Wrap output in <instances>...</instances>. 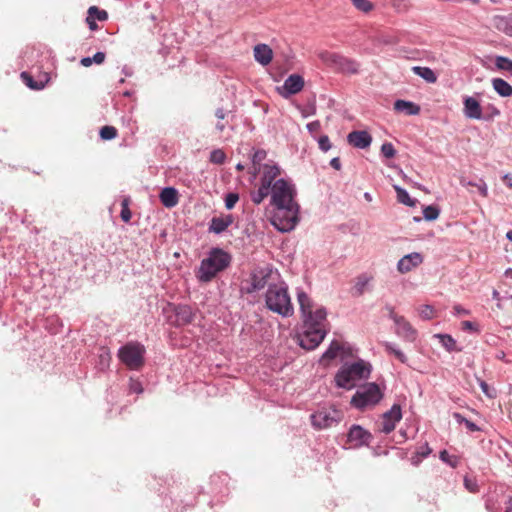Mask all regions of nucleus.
Listing matches in <instances>:
<instances>
[{
	"mask_svg": "<svg viewBox=\"0 0 512 512\" xmlns=\"http://www.w3.org/2000/svg\"><path fill=\"white\" fill-rule=\"evenodd\" d=\"M231 262V256L220 248H213L207 258L201 261L197 278L201 282H210L219 272L226 269Z\"/></svg>",
	"mask_w": 512,
	"mask_h": 512,
	"instance_id": "3",
	"label": "nucleus"
},
{
	"mask_svg": "<svg viewBox=\"0 0 512 512\" xmlns=\"http://www.w3.org/2000/svg\"><path fill=\"white\" fill-rule=\"evenodd\" d=\"M402 419L401 406L394 404L391 409L382 415L380 422L378 423L379 431L389 434L391 433L396 424Z\"/></svg>",
	"mask_w": 512,
	"mask_h": 512,
	"instance_id": "11",
	"label": "nucleus"
},
{
	"mask_svg": "<svg viewBox=\"0 0 512 512\" xmlns=\"http://www.w3.org/2000/svg\"><path fill=\"white\" fill-rule=\"evenodd\" d=\"M215 116L220 119V120H223L225 118V112L222 108H219L216 110L215 112Z\"/></svg>",
	"mask_w": 512,
	"mask_h": 512,
	"instance_id": "61",
	"label": "nucleus"
},
{
	"mask_svg": "<svg viewBox=\"0 0 512 512\" xmlns=\"http://www.w3.org/2000/svg\"><path fill=\"white\" fill-rule=\"evenodd\" d=\"M297 299L304 322L326 321V310L323 307H315L314 302L304 291L297 293Z\"/></svg>",
	"mask_w": 512,
	"mask_h": 512,
	"instance_id": "8",
	"label": "nucleus"
},
{
	"mask_svg": "<svg viewBox=\"0 0 512 512\" xmlns=\"http://www.w3.org/2000/svg\"><path fill=\"white\" fill-rule=\"evenodd\" d=\"M352 5L363 13H369L374 9V4L369 0H350Z\"/></svg>",
	"mask_w": 512,
	"mask_h": 512,
	"instance_id": "33",
	"label": "nucleus"
},
{
	"mask_svg": "<svg viewBox=\"0 0 512 512\" xmlns=\"http://www.w3.org/2000/svg\"><path fill=\"white\" fill-rule=\"evenodd\" d=\"M467 185H471V186H475L477 187L479 193L483 196V197H487L488 196V189H487V186L485 183H481V184H473L471 182H468Z\"/></svg>",
	"mask_w": 512,
	"mask_h": 512,
	"instance_id": "51",
	"label": "nucleus"
},
{
	"mask_svg": "<svg viewBox=\"0 0 512 512\" xmlns=\"http://www.w3.org/2000/svg\"><path fill=\"white\" fill-rule=\"evenodd\" d=\"M461 328L464 331H470V332H474V333L480 332L478 324L475 322H471V321H463L461 323Z\"/></svg>",
	"mask_w": 512,
	"mask_h": 512,
	"instance_id": "47",
	"label": "nucleus"
},
{
	"mask_svg": "<svg viewBox=\"0 0 512 512\" xmlns=\"http://www.w3.org/2000/svg\"><path fill=\"white\" fill-rule=\"evenodd\" d=\"M295 186L280 178L273 183L270 203L275 207L271 218L272 225L281 232H289L299 221V205L295 201Z\"/></svg>",
	"mask_w": 512,
	"mask_h": 512,
	"instance_id": "1",
	"label": "nucleus"
},
{
	"mask_svg": "<svg viewBox=\"0 0 512 512\" xmlns=\"http://www.w3.org/2000/svg\"><path fill=\"white\" fill-rule=\"evenodd\" d=\"M503 179L506 182L507 186L509 188H512V175L507 174V175L504 176Z\"/></svg>",
	"mask_w": 512,
	"mask_h": 512,
	"instance_id": "62",
	"label": "nucleus"
},
{
	"mask_svg": "<svg viewBox=\"0 0 512 512\" xmlns=\"http://www.w3.org/2000/svg\"><path fill=\"white\" fill-rule=\"evenodd\" d=\"M304 87V79L302 76L298 74L290 75L282 86L283 92H281L282 96L289 97L290 95H294L299 93Z\"/></svg>",
	"mask_w": 512,
	"mask_h": 512,
	"instance_id": "15",
	"label": "nucleus"
},
{
	"mask_svg": "<svg viewBox=\"0 0 512 512\" xmlns=\"http://www.w3.org/2000/svg\"><path fill=\"white\" fill-rule=\"evenodd\" d=\"M505 357H506V354L502 350L497 351V353L495 354V358L496 359L501 360V361H505L507 363L511 362V360H506Z\"/></svg>",
	"mask_w": 512,
	"mask_h": 512,
	"instance_id": "58",
	"label": "nucleus"
},
{
	"mask_svg": "<svg viewBox=\"0 0 512 512\" xmlns=\"http://www.w3.org/2000/svg\"><path fill=\"white\" fill-rule=\"evenodd\" d=\"M395 191L397 193V199L400 203H403L407 206H414L415 205V201L412 200L409 196V194L407 193L406 190L402 189L401 187L399 186H395Z\"/></svg>",
	"mask_w": 512,
	"mask_h": 512,
	"instance_id": "34",
	"label": "nucleus"
},
{
	"mask_svg": "<svg viewBox=\"0 0 512 512\" xmlns=\"http://www.w3.org/2000/svg\"><path fill=\"white\" fill-rule=\"evenodd\" d=\"M463 112L464 115L469 119H481L482 108L477 99L474 97L467 96L463 100Z\"/></svg>",
	"mask_w": 512,
	"mask_h": 512,
	"instance_id": "17",
	"label": "nucleus"
},
{
	"mask_svg": "<svg viewBox=\"0 0 512 512\" xmlns=\"http://www.w3.org/2000/svg\"><path fill=\"white\" fill-rule=\"evenodd\" d=\"M440 459L452 467H456L458 464V459L455 456H450L446 450L440 452Z\"/></svg>",
	"mask_w": 512,
	"mask_h": 512,
	"instance_id": "45",
	"label": "nucleus"
},
{
	"mask_svg": "<svg viewBox=\"0 0 512 512\" xmlns=\"http://www.w3.org/2000/svg\"><path fill=\"white\" fill-rule=\"evenodd\" d=\"M129 203H130L129 198H124L121 202L122 210H121L120 216H121V219L126 223H128L132 217V213L129 209Z\"/></svg>",
	"mask_w": 512,
	"mask_h": 512,
	"instance_id": "39",
	"label": "nucleus"
},
{
	"mask_svg": "<svg viewBox=\"0 0 512 512\" xmlns=\"http://www.w3.org/2000/svg\"><path fill=\"white\" fill-rule=\"evenodd\" d=\"M412 71L417 76L423 78L428 83H436L437 76L435 72L429 67L414 66Z\"/></svg>",
	"mask_w": 512,
	"mask_h": 512,
	"instance_id": "27",
	"label": "nucleus"
},
{
	"mask_svg": "<svg viewBox=\"0 0 512 512\" xmlns=\"http://www.w3.org/2000/svg\"><path fill=\"white\" fill-rule=\"evenodd\" d=\"M254 57L257 62L266 66L272 61L273 51L266 44H258L254 47Z\"/></svg>",
	"mask_w": 512,
	"mask_h": 512,
	"instance_id": "21",
	"label": "nucleus"
},
{
	"mask_svg": "<svg viewBox=\"0 0 512 512\" xmlns=\"http://www.w3.org/2000/svg\"><path fill=\"white\" fill-rule=\"evenodd\" d=\"M343 350V346L338 341H332L329 348L322 356V361L335 359Z\"/></svg>",
	"mask_w": 512,
	"mask_h": 512,
	"instance_id": "30",
	"label": "nucleus"
},
{
	"mask_svg": "<svg viewBox=\"0 0 512 512\" xmlns=\"http://www.w3.org/2000/svg\"><path fill=\"white\" fill-rule=\"evenodd\" d=\"M304 328V332L298 337L299 345L306 350H313L325 338L326 321L304 322Z\"/></svg>",
	"mask_w": 512,
	"mask_h": 512,
	"instance_id": "4",
	"label": "nucleus"
},
{
	"mask_svg": "<svg viewBox=\"0 0 512 512\" xmlns=\"http://www.w3.org/2000/svg\"><path fill=\"white\" fill-rule=\"evenodd\" d=\"M505 512H512V500L509 501V503H508V505L506 507Z\"/></svg>",
	"mask_w": 512,
	"mask_h": 512,
	"instance_id": "64",
	"label": "nucleus"
},
{
	"mask_svg": "<svg viewBox=\"0 0 512 512\" xmlns=\"http://www.w3.org/2000/svg\"><path fill=\"white\" fill-rule=\"evenodd\" d=\"M394 109L398 112H404L406 115H417L420 112L418 105L405 100H397L394 103Z\"/></svg>",
	"mask_w": 512,
	"mask_h": 512,
	"instance_id": "26",
	"label": "nucleus"
},
{
	"mask_svg": "<svg viewBox=\"0 0 512 512\" xmlns=\"http://www.w3.org/2000/svg\"><path fill=\"white\" fill-rule=\"evenodd\" d=\"M269 195H271V189L262 184L259 185L258 189L250 192L251 201L255 205L261 204Z\"/></svg>",
	"mask_w": 512,
	"mask_h": 512,
	"instance_id": "28",
	"label": "nucleus"
},
{
	"mask_svg": "<svg viewBox=\"0 0 512 512\" xmlns=\"http://www.w3.org/2000/svg\"><path fill=\"white\" fill-rule=\"evenodd\" d=\"M440 210L433 205L426 206L423 210L424 218L428 221L436 220L439 217Z\"/></svg>",
	"mask_w": 512,
	"mask_h": 512,
	"instance_id": "38",
	"label": "nucleus"
},
{
	"mask_svg": "<svg viewBox=\"0 0 512 512\" xmlns=\"http://www.w3.org/2000/svg\"><path fill=\"white\" fill-rule=\"evenodd\" d=\"M280 168L276 165L265 164L262 168L260 184L272 189L273 183L277 181L280 175Z\"/></svg>",
	"mask_w": 512,
	"mask_h": 512,
	"instance_id": "19",
	"label": "nucleus"
},
{
	"mask_svg": "<svg viewBox=\"0 0 512 512\" xmlns=\"http://www.w3.org/2000/svg\"><path fill=\"white\" fill-rule=\"evenodd\" d=\"M87 14L94 16V20L106 21L108 19V13L105 10L99 9L97 6L89 7Z\"/></svg>",
	"mask_w": 512,
	"mask_h": 512,
	"instance_id": "37",
	"label": "nucleus"
},
{
	"mask_svg": "<svg viewBox=\"0 0 512 512\" xmlns=\"http://www.w3.org/2000/svg\"><path fill=\"white\" fill-rule=\"evenodd\" d=\"M234 222V218L231 214L221 215L213 217L209 223V232L220 234L224 232Z\"/></svg>",
	"mask_w": 512,
	"mask_h": 512,
	"instance_id": "18",
	"label": "nucleus"
},
{
	"mask_svg": "<svg viewBox=\"0 0 512 512\" xmlns=\"http://www.w3.org/2000/svg\"><path fill=\"white\" fill-rule=\"evenodd\" d=\"M338 410H321L311 415L312 425L317 429L330 428L341 420Z\"/></svg>",
	"mask_w": 512,
	"mask_h": 512,
	"instance_id": "10",
	"label": "nucleus"
},
{
	"mask_svg": "<svg viewBox=\"0 0 512 512\" xmlns=\"http://www.w3.org/2000/svg\"><path fill=\"white\" fill-rule=\"evenodd\" d=\"M368 282H369L368 278L360 277L358 279V282L356 284V289L358 290V292L360 294L363 292L364 287L368 284Z\"/></svg>",
	"mask_w": 512,
	"mask_h": 512,
	"instance_id": "52",
	"label": "nucleus"
},
{
	"mask_svg": "<svg viewBox=\"0 0 512 512\" xmlns=\"http://www.w3.org/2000/svg\"><path fill=\"white\" fill-rule=\"evenodd\" d=\"M319 147L322 151L327 152L331 148L330 139L327 135L321 136L318 141Z\"/></svg>",
	"mask_w": 512,
	"mask_h": 512,
	"instance_id": "48",
	"label": "nucleus"
},
{
	"mask_svg": "<svg viewBox=\"0 0 512 512\" xmlns=\"http://www.w3.org/2000/svg\"><path fill=\"white\" fill-rule=\"evenodd\" d=\"M461 421H464L465 422V425L466 427L470 430V431H477L479 428L477 427L476 424H474L473 422L467 420V419H462Z\"/></svg>",
	"mask_w": 512,
	"mask_h": 512,
	"instance_id": "57",
	"label": "nucleus"
},
{
	"mask_svg": "<svg viewBox=\"0 0 512 512\" xmlns=\"http://www.w3.org/2000/svg\"><path fill=\"white\" fill-rule=\"evenodd\" d=\"M239 200V194L238 193H228L225 197V207L227 209H232L235 204Z\"/></svg>",
	"mask_w": 512,
	"mask_h": 512,
	"instance_id": "44",
	"label": "nucleus"
},
{
	"mask_svg": "<svg viewBox=\"0 0 512 512\" xmlns=\"http://www.w3.org/2000/svg\"><path fill=\"white\" fill-rule=\"evenodd\" d=\"M371 440V433L359 425H353L347 434V442L350 443L353 448L368 445Z\"/></svg>",
	"mask_w": 512,
	"mask_h": 512,
	"instance_id": "13",
	"label": "nucleus"
},
{
	"mask_svg": "<svg viewBox=\"0 0 512 512\" xmlns=\"http://www.w3.org/2000/svg\"><path fill=\"white\" fill-rule=\"evenodd\" d=\"M335 381L338 387L351 389L354 387L355 379L348 373L345 368H342L335 376Z\"/></svg>",
	"mask_w": 512,
	"mask_h": 512,
	"instance_id": "24",
	"label": "nucleus"
},
{
	"mask_svg": "<svg viewBox=\"0 0 512 512\" xmlns=\"http://www.w3.org/2000/svg\"><path fill=\"white\" fill-rule=\"evenodd\" d=\"M491 84L495 92L501 97H512V86L502 78H493Z\"/></svg>",
	"mask_w": 512,
	"mask_h": 512,
	"instance_id": "23",
	"label": "nucleus"
},
{
	"mask_svg": "<svg viewBox=\"0 0 512 512\" xmlns=\"http://www.w3.org/2000/svg\"><path fill=\"white\" fill-rule=\"evenodd\" d=\"M80 63L84 67H89V66L92 65L93 60L90 57H84V58L81 59Z\"/></svg>",
	"mask_w": 512,
	"mask_h": 512,
	"instance_id": "60",
	"label": "nucleus"
},
{
	"mask_svg": "<svg viewBox=\"0 0 512 512\" xmlns=\"http://www.w3.org/2000/svg\"><path fill=\"white\" fill-rule=\"evenodd\" d=\"M453 310H454V314L457 315V316H460V315H469L470 314V311L463 308L462 306L460 305H455L453 307Z\"/></svg>",
	"mask_w": 512,
	"mask_h": 512,
	"instance_id": "54",
	"label": "nucleus"
},
{
	"mask_svg": "<svg viewBox=\"0 0 512 512\" xmlns=\"http://www.w3.org/2000/svg\"><path fill=\"white\" fill-rule=\"evenodd\" d=\"M145 347L138 342H129L118 351L120 361L130 370H140L144 365Z\"/></svg>",
	"mask_w": 512,
	"mask_h": 512,
	"instance_id": "5",
	"label": "nucleus"
},
{
	"mask_svg": "<svg viewBox=\"0 0 512 512\" xmlns=\"http://www.w3.org/2000/svg\"><path fill=\"white\" fill-rule=\"evenodd\" d=\"M381 153L386 158H392L395 156L396 150H395L394 146L392 145V143H384L381 146Z\"/></svg>",
	"mask_w": 512,
	"mask_h": 512,
	"instance_id": "43",
	"label": "nucleus"
},
{
	"mask_svg": "<svg viewBox=\"0 0 512 512\" xmlns=\"http://www.w3.org/2000/svg\"><path fill=\"white\" fill-rule=\"evenodd\" d=\"M118 135V131L114 126H103L100 129V137L102 140H112L116 138Z\"/></svg>",
	"mask_w": 512,
	"mask_h": 512,
	"instance_id": "35",
	"label": "nucleus"
},
{
	"mask_svg": "<svg viewBox=\"0 0 512 512\" xmlns=\"http://www.w3.org/2000/svg\"><path fill=\"white\" fill-rule=\"evenodd\" d=\"M347 141L355 148L365 149L370 146L372 137L367 131H352L348 134Z\"/></svg>",
	"mask_w": 512,
	"mask_h": 512,
	"instance_id": "16",
	"label": "nucleus"
},
{
	"mask_svg": "<svg viewBox=\"0 0 512 512\" xmlns=\"http://www.w3.org/2000/svg\"><path fill=\"white\" fill-rule=\"evenodd\" d=\"M383 398V392L375 383H368L360 387L351 399V404L363 410L368 406H375Z\"/></svg>",
	"mask_w": 512,
	"mask_h": 512,
	"instance_id": "6",
	"label": "nucleus"
},
{
	"mask_svg": "<svg viewBox=\"0 0 512 512\" xmlns=\"http://www.w3.org/2000/svg\"><path fill=\"white\" fill-rule=\"evenodd\" d=\"M479 385H480V388H481L482 392L486 396H488L489 398H493L494 397V394L491 393V389H490L489 385L485 381L479 379Z\"/></svg>",
	"mask_w": 512,
	"mask_h": 512,
	"instance_id": "50",
	"label": "nucleus"
},
{
	"mask_svg": "<svg viewBox=\"0 0 512 512\" xmlns=\"http://www.w3.org/2000/svg\"><path fill=\"white\" fill-rule=\"evenodd\" d=\"M383 346L386 352L393 354L400 362H407V357L405 356V354L401 350L396 349L391 343L385 342Z\"/></svg>",
	"mask_w": 512,
	"mask_h": 512,
	"instance_id": "36",
	"label": "nucleus"
},
{
	"mask_svg": "<svg viewBox=\"0 0 512 512\" xmlns=\"http://www.w3.org/2000/svg\"><path fill=\"white\" fill-rule=\"evenodd\" d=\"M432 452L431 448L429 447L428 443L423 444L418 448V450L415 452V455L411 457V462L414 465H418L420 461L427 457Z\"/></svg>",
	"mask_w": 512,
	"mask_h": 512,
	"instance_id": "32",
	"label": "nucleus"
},
{
	"mask_svg": "<svg viewBox=\"0 0 512 512\" xmlns=\"http://www.w3.org/2000/svg\"><path fill=\"white\" fill-rule=\"evenodd\" d=\"M225 159L226 155L221 149H215L210 154V161L214 164H223Z\"/></svg>",
	"mask_w": 512,
	"mask_h": 512,
	"instance_id": "40",
	"label": "nucleus"
},
{
	"mask_svg": "<svg viewBox=\"0 0 512 512\" xmlns=\"http://www.w3.org/2000/svg\"><path fill=\"white\" fill-rule=\"evenodd\" d=\"M330 165L331 167H333L335 170H340L341 169V161L338 157H335L333 158L331 161H330Z\"/></svg>",
	"mask_w": 512,
	"mask_h": 512,
	"instance_id": "56",
	"label": "nucleus"
},
{
	"mask_svg": "<svg viewBox=\"0 0 512 512\" xmlns=\"http://www.w3.org/2000/svg\"><path fill=\"white\" fill-rule=\"evenodd\" d=\"M279 275L269 267L259 268L251 275V287L247 289L248 293L261 290L269 285H275Z\"/></svg>",
	"mask_w": 512,
	"mask_h": 512,
	"instance_id": "9",
	"label": "nucleus"
},
{
	"mask_svg": "<svg viewBox=\"0 0 512 512\" xmlns=\"http://www.w3.org/2000/svg\"><path fill=\"white\" fill-rule=\"evenodd\" d=\"M344 368L354 377L355 380L367 377L370 372L369 368L362 361L356 362Z\"/></svg>",
	"mask_w": 512,
	"mask_h": 512,
	"instance_id": "25",
	"label": "nucleus"
},
{
	"mask_svg": "<svg viewBox=\"0 0 512 512\" xmlns=\"http://www.w3.org/2000/svg\"><path fill=\"white\" fill-rule=\"evenodd\" d=\"M161 203L166 208H173L179 202V194L178 191L173 187H166L162 189L159 195Z\"/></svg>",
	"mask_w": 512,
	"mask_h": 512,
	"instance_id": "20",
	"label": "nucleus"
},
{
	"mask_svg": "<svg viewBox=\"0 0 512 512\" xmlns=\"http://www.w3.org/2000/svg\"><path fill=\"white\" fill-rule=\"evenodd\" d=\"M93 62L96 63V64H102L105 60V53L103 52H97L93 58H92Z\"/></svg>",
	"mask_w": 512,
	"mask_h": 512,
	"instance_id": "55",
	"label": "nucleus"
},
{
	"mask_svg": "<svg viewBox=\"0 0 512 512\" xmlns=\"http://www.w3.org/2000/svg\"><path fill=\"white\" fill-rule=\"evenodd\" d=\"M266 158V151L264 150H257L254 152L252 156V163L254 166V170L257 171V166L260 165V163Z\"/></svg>",
	"mask_w": 512,
	"mask_h": 512,
	"instance_id": "42",
	"label": "nucleus"
},
{
	"mask_svg": "<svg viewBox=\"0 0 512 512\" xmlns=\"http://www.w3.org/2000/svg\"><path fill=\"white\" fill-rule=\"evenodd\" d=\"M129 388H130V391L133 392V393L140 394V393L143 392L142 385L137 380H131L130 384H129Z\"/></svg>",
	"mask_w": 512,
	"mask_h": 512,
	"instance_id": "49",
	"label": "nucleus"
},
{
	"mask_svg": "<svg viewBox=\"0 0 512 512\" xmlns=\"http://www.w3.org/2000/svg\"><path fill=\"white\" fill-rule=\"evenodd\" d=\"M319 57L323 63L336 71L346 74H356L359 71V64L343 55L324 51L320 53Z\"/></svg>",
	"mask_w": 512,
	"mask_h": 512,
	"instance_id": "7",
	"label": "nucleus"
},
{
	"mask_svg": "<svg viewBox=\"0 0 512 512\" xmlns=\"http://www.w3.org/2000/svg\"><path fill=\"white\" fill-rule=\"evenodd\" d=\"M464 486L471 493H476L479 491L477 481L467 476L464 478Z\"/></svg>",
	"mask_w": 512,
	"mask_h": 512,
	"instance_id": "46",
	"label": "nucleus"
},
{
	"mask_svg": "<svg viewBox=\"0 0 512 512\" xmlns=\"http://www.w3.org/2000/svg\"><path fill=\"white\" fill-rule=\"evenodd\" d=\"M423 262V257L420 253L413 252L402 257L397 263V270L401 274H406Z\"/></svg>",
	"mask_w": 512,
	"mask_h": 512,
	"instance_id": "14",
	"label": "nucleus"
},
{
	"mask_svg": "<svg viewBox=\"0 0 512 512\" xmlns=\"http://www.w3.org/2000/svg\"><path fill=\"white\" fill-rule=\"evenodd\" d=\"M390 317L396 324V333L407 341L413 342L416 339L417 331L402 316H398L393 309H390Z\"/></svg>",
	"mask_w": 512,
	"mask_h": 512,
	"instance_id": "12",
	"label": "nucleus"
},
{
	"mask_svg": "<svg viewBox=\"0 0 512 512\" xmlns=\"http://www.w3.org/2000/svg\"><path fill=\"white\" fill-rule=\"evenodd\" d=\"M183 320L185 323H189L191 321V313L188 309H182Z\"/></svg>",
	"mask_w": 512,
	"mask_h": 512,
	"instance_id": "59",
	"label": "nucleus"
},
{
	"mask_svg": "<svg viewBox=\"0 0 512 512\" xmlns=\"http://www.w3.org/2000/svg\"><path fill=\"white\" fill-rule=\"evenodd\" d=\"M318 126H319V123H318L317 121L312 122V123H309V124L307 125V127H308V129H309L310 131H312V130L316 129Z\"/></svg>",
	"mask_w": 512,
	"mask_h": 512,
	"instance_id": "63",
	"label": "nucleus"
},
{
	"mask_svg": "<svg viewBox=\"0 0 512 512\" xmlns=\"http://www.w3.org/2000/svg\"><path fill=\"white\" fill-rule=\"evenodd\" d=\"M419 315L425 320H429L435 317V310L430 305H422L419 308Z\"/></svg>",
	"mask_w": 512,
	"mask_h": 512,
	"instance_id": "41",
	"label": "nucleus"
},
{
	"mask_svg": "<svg viewBox=\"0 0 512 512\" xmlns=\"http://www.w3.org/2000/svg\"><path fill=\"white\" fill-rule=\"evenodd\" d=\"M22 81L32 90H41L49 82V76L47 73L43 74L41 79L34 80L28 72H22L20 75Z\"/></svg>",
	"mask_w": 512,
	"mask_h": 512,
	"instance_id": "22",
	"label": "nucleus"
},
{
	"mask_svg": "<svg viewBox=\"0 0 512 512\" xmlns=\"http://www.w3.org/2000/svg\"><path fill=\"white\" fill-rule=\"evenodd\" d=\"M495 67L497 70L507 72L512 76V60L504 56L495 57Z\"/></svg>",
	"mask_w": 512,
	"mask_h": 512,
	"instance_id": "31",
	"label": "nucleus"
},
{
	"mask_svg": "<svg viewBox=\"0 0 512 512\" xmlns=\"http://www.w3.org/2000/svg\"><path fill=\"white\" fill-rule=\"evenodd\" d=\"M440 340L442 346L449 352L452 351H461V349L457 348L456 341L452 336L448 334H437L435 335Z\"/></svg>",
	"mask_w": 512,
	"mask_h": 512,
	"instance_id": "29",
	"label": "nucleus"
},
{
	"mask_svg": "<svg viewBox=\"0 0 512 512\" xmlns=\"http://www.w3.org/2000/svg\"><path fill=\"white\" fill-rule=\"evenodd\" d=\"M86 23L88 24L89 29L92 31L98 30V28H99L98 25L96 24V20H94V16H90L89 14H87V17H86Z\"/></svg>",
	"mask_w": 512,
	"mask_h": 512,
	"instance_id": "53",
	"label": "nucleus"
},
{
	"mask_svg": "<svg viewBox=\"0 0 512 512\" xmlns=\"http://www.w3.org/2000/svg\"><path fill=\"white\" fill-rule=\"evenodd\" d=\"M266 308L284 318L291 317L294 314V305L288 290V285L284 281H277L275 285H269L265 292Z\"/></svg>",
	"mask_w": 512,
	"mask_h": 512,
	"instance_id": "2",
	"label": "nucleus"
}]
</instances>
